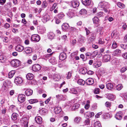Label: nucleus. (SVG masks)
Listing matches in <instances>:
<instances>
[{"instance_id": "obj_20", "label": "nucleus", "mask_w": 127, "mask_h": 127, "mask_svg": "<svg viewBox=\"0 0 127 127\" xmlns=\"http://www.w3.org/2000/svg\"><path fill=\"white\" fill-rule=\"evenodd\" d=\"M33 74L31 73H28L26 76L28 80L32 79L33 77Z\"/></svg>"}, {"instance_id": "obj_18", "label": "nucleus", "mask_w": 127, "mask_h": 127, "mask_svg": "<svg viewBox=\"0 0 127 127\" xmlns=\"http://www.w3.org/2000/svg\"><path fill=\"white\" fill-rule=\"evenodd\" d=\"M66 54L64 53H61L59 56L60 59L62 60H64L66 58Z\"/></svg>"}, {"instance_id": "obj_42", "label": "nucleus", "mask_w": 127, "mask_h": 127, "mask_svg": "<svg viewBox=\"0 0 127 127\" xmlns=\"http://www.w3.org/2000/svg\"><path fill=\"white\" fill-rule=\"evenodd\" d=\"M58 4L57 3H54L53 5L52 6L50 10L51 11H52L57 6Z\"/></svg>"}, {"instance_id": "obj_14", "label": "nucleus", "mask_w": 127, "mask_h": 127, "mask_svg": "<svg viewBox=\"0 0 127 127\" xmlns=\"http://www.w3.org/2000/svg\"><path fill=\"white\" fill-rule=\"evenodd\" d=\"M35 120L36 122L38 124H41L42 122V118L39 116H37L35 118Z\"/></svg>"}, {"instance_id": "obj_7", "label": "nucleus", "mask_w": 127, "mask_h": 127, "mask_svg": "<svg viewBox=\"0 0 127 127\" xmlns=\"http://www.w3.org/2000/svg\"><path fill=\"white\" fill-rule=\"evenodd\" d=\"M71 3L72 7L74 8L78 7L79 5V3L77 0H73L71 2Z\"/></svg>"}, {"instance_id": "obj_56", "label": "nucleus", "mask_w": 127, "mask_h": 127, "mask_svg": "<svg viewBox=\"0 0 127 127\" xmlns=\"http://www.w3.org/2000/svg\"><path fill=\"white\" fill-rule=\"evenodd\" d=\"M71 93L74 94H76L77 93V91L76 90L74 89H72L71 90Z\"/></svg>"}, {"instance_id": "obj_36", "label": "nucleus", "mask_w": 127, "mask_h": 127, "mask_svg": "<svg viewBox=\"0 0 127 127\" xmlns=\"http://www.w3.org/2000/svg\"><path fill=\"white\" fill-rule=\"evenodd\" d=\"M117 4L119 7L122 8H124L125 7V5L120 2H118Z\"/></svg>"}, {"instance_id": "obj_35", "label": "nucleus", "mask_w": 127, "mask_h": 127, "mask_svg": "<svg viewBox=\"0 0 127 127\" xmlns=\"http://www.w3.org/2000/svg\"><path fill=\"white\" fill-rule=\"evenodd\" d=\"M94 127H101V124L99 121H97L95 123Z\"/></svg>"}, {"instance_id": "obj_24", "label": "nucleus", "mask_w": 127, "mask_h": 127, "mask_svg": "<svg viewBox=\"0 0 127 127\" xmlns=\"http://www.w3.org/2000/svg\"><path fill=\"white\" fill-rule=\"evenodd\" d=\"M106 87L108 89L111 90L113 88V85L112 84L108 83L106 84Z\"/></svg>"}, {"instance_id": "obj_25", "label": "nucleus", "mask_w": 127, "mask_h": 127, "mask_svg": "<svg viewBox=\"0 0 127 127\" xmlns=\"http://www.w3.org/2000/svg\"><path fill=\"white\" fill-rule=\"evenodd\" d=\"M25 52L27 53H30L32 52V50L31 48L29 47L26 48L24 49Z\"/></svg>"}, {"instance_id": "obj_40", "label": "nucleus", "mask_w": 127, "mask_h": 127, "mask_svg": "<svg viewBox=\"0 0 127 127\" xmlns=\"http://www.w3.org/2000/svg\"><path fill=\"white\" fill-rule=\"evenodd\" d=\"M93 21L94 23L98 24L99 21V20L97 17H95L93 19Z\"/></svg>"}, {"instance_id": "obj_29", "label": "nucleus", "mask_w": 127, "mask_h": 127, "mask_svg": "<svg viewBox=\"0 0 127 127\" xmlns=\"http://www.w3.org/2000/svg\"><path fill=\"white\" fill-rule=\"evenodd\" d=\"M77 83L79 85H83L85 84V82L83 80L80 79H79Z\"/></svg>"}, {"instance_id": "obj_52", "label": "nucleus", "mask_w": 127, "mask_h": 127, "mask_svg": "<svg viewBox=\"0 0 127 127\" xmlns=\"http://www.w3.org/2000/svg\"><path fill=\"white\" fill-rule=\"evenodd\" d=\"M99 89L97 88L95 89L94 93L95 94H98L99 93Z\"/></svg>"}, {"instance_id": "obj_2", "label": "nucleus", "mask_w": 127, "mask_h": 127, "mask_svg": "<svg viewBox=\"0 0 127 127\" xmlns=\"http://www.w3.org/2000/svg\"><path fill=\"white\" fill-rule=\"evenodd\" d=\"M98 5L102 8H109L110 7L109 4L108 3L104 1L100 2L99 3Z\"/></svg>"}, {"instance_id": "obj_38", "label": "nucleus", "mask_w": 127, "mask_h": 127, "mask_svg": "<svg viewBox=\"0 0 127 127\" xmlns=\"http://www.w3.org/2000/svg\"><path fill=\"white\" fill-rule=\"evenodd\" d=\"M81 119V118L80 117H77L74 119V122L77 123H79Z\"/></svg>"}, {"instance_id": "obj_60", "label": "nucleus", "mask_w": 127, "mask_h": 127, "mask_svg": "<svg viewBox=\"0 0 127 127\" xmlns=\"http://www.w3.org/2000/svg\"><path fill=\"white\" fill-rule=\"evenodd\" d=\"M105 104L106 106L107 107H109L110 106L111 104L110 102H106L105 103Z\"/></svg>"}, {"instance_id": "obj_37", "label": "nucleus", "mask_w": 127, "mask_h": 127, "mask_svg": "<svg viewBox=\"0 0 127 127\" xmlns=\"http://www.w3.org/2000/svg\"><path fill=\"white\" fill-rule=\"evenodd\" d=\"M18 114L16 113H13L11 116V118L13 120H15L17 119Z\"/></svg>"}, {"instance_id": "obj_43", "label": "nucleus", "mask_w": 127, "mask_h": 127, "mask_svg": "<svg viewBox=\"0 0 127 127\" xmlns=\"http://www.w3.org/2000/svg\"><path fill=\"white\" fill-rule=\"evenodd\" d=\"M116 89L118 90H120L122 88L123 86L121 84L118 85L116 87Z\"/></svg>"}, {"instance_id": "obj_61", "label": "nucleus", "mask_w": 127, "mask_h": 127, "mask_svg": "<svg viewBox=\"0 0 127 127\" xmlns=\"http://www.w3.org/2000/svg\"><path fill=\"white\" fill-rule=\"evenodd\" d=\"M15 40L17 43H19L20 42V39L19 37H16L15 38Z\"/></svg>"}, {"instance_id": "obj_45", "label": "nucleus", "mask_w": 127, "mask_h": 127, "mask_svg": "<svg viewBox=\"0 0 127 127\" xmlns=\"http://www.w3.org/2000/svg\"><path fill=\"white\" fill-rule=\"evenodd\" d=\"M47 5V3L45 1H44L42 3V5L43 8L46 7Z\"/></svg>"}, {"instance_id": "obj_17", "label": "nucleus", "mask_w": 127, "mask_h": 127, "mask_svg": "<svg viewBox=\"0 0 127 127\" xmlns=\"http://www.w3.org/2000/svg\"><path fill=\"white\" fill-rule=\"evenodd\" d=\"M110 56L109 55H105L103 58V60L104 62H107L109 61L110 59Z\"/></svg>"}, {"instance_id": "obj_23", "label": "nucleus", "mask_w": 127, "mask_h": 127, "mask_svg": "<svg viewBox=\"0 0 127 127\" xmlns=\"http://www.w3.org/2000/svg\"><path fill=\"white\" fill-rule=\"evenodd\" d=\"M6 57L3 55L0 56V62L2 63H4L6 61Z\"/></svg>"}, {"instance_id": "obj_59", "label": "nucleus", "mask_w": 127, "mask_h": 127, "mask_svg": "<svg viewBox=\"0 0 127 127\" xmlns=\"http://www.w3.org/2000/svg\"><path fill=\"white\" fill-rule=\"evenodd\" d=\"M76 42V40L75 39H74L72 40L71 42V44L73 45H74Z\"/></svg>"}, {"instance_id": "obj_9", "label": "nucleus", "mask_w": 127, "mask_h": 127, "mask_svg": "<svg viewBox=\"0 0 127 127\" xmlns=\"http://www.w3.org/2000/svg\"><path fill=\"white\" fill-rule=\"evenodd\" d=\"M82 4L85 6L89 5L93 3L91 0H82Z\"/></svg>"}, {"instance_id": "obj_33", "label": "nucleus", "mask_w": 127, "mask_h": 127, "mask_svg": "<svg viewBox=\"0 0 127 127\" xmlns=\"http://www.w3.org/2000/svg\"><path fill=\"white\" fill-rule=\"evenodd\" d=\"M48 36L50 39H52L54 38L55 35L53 32H51L48 34Z\"/></svg>"}, {"instance_id": "obj_47", "label": "nucleus", "mask_w": 127, "mask_h": 127, "mask_svg": "<svg viewBox=\"0 0 127 127\" xmlns=\"http://www.w3.org/2000/svg\"><path fill=\"white\" fill-rule=\"evenodd\" d=\"M117 61L116 59H114L112 60L111 63L113 64L116 65L117 64Z\"/></svg>"}, {"instance_id": "obj_30", "label": "nucleus", "mask_w": 127, "mask_h": 127, "mask_svg": "<svg viewBox=\"0 0 127 127\" xmlns=\"http://www.w3.org/2000/svg\"><path fill=\"white\" fill-rule=\"evenodd\" d=\"M80 72L83 74H85L87 72V69L85 68H81L80 70Z\"/></svg>"}, {"instance_id": "obj_54", "label": "nucleus", "mask_w": 127, "mask_h": 127, "mask_svg": "<svg viewBox=\"0 0 127 127\" xmlns=\"http://www.w3.org/2000/svg\"><path fill=\"white\" fill-rule=\"evenodd\" d=\"M90 123V120L88 119H87L85 120L84 123L85 125H87Z\"/></svg>"}, {"instance_id": "obj_48", "label": "nucleus", "mask_w": 127, "mask_h": 127, "mask_svg": "<svg viewBox=\"0 0 127 127\" xmlns=\"http://www.w3.org/2000/svg\"><path fill=\"white\" fill-rule=\"evenodd\" d=\"M64 15L63 13H60L58 14V17L60 19L63 18L64 17Z\"/></svg>"}, {"instance_id": "obj_21", "label": "nucleus", "mask_w": 127, "mask_h": 127, "mask_svg": "<svg viewBox=\"0 0 127 127\" xmlns=\"http://www.w3.org/2000/svg\"><path fill=\"white\" fill-rule=\"evenodd\" d=\"M32 94V91L30 89H27L25 92V94L27 96L31 95Z\"/></svg>"}, {"instance_id": "obj_13", "label": "nucleus", "mask_w": 127, "mask_h": 127, "mask_svg": "<svg viewBox=\"0 0 127 127\" xmlns=\"http://www.w3.org/2000/svg\"><path fill=\"white\" fill-rule=\"evenodd\" d=\"M122 113L121 111L118 112L116 114L115 117L116 119L120 120L122 118Z\"/></svg>"}, {"instance_id": "obj_19", "label": "nucleus", "mask_w": 127, "mask_h": 127, "mask_svg": "<svg viewBox=\"0 0 127 127\" xmlns=\"http://www.w3.org/2000/svg\"><path fill=\"white\" fill-rule=\"evenodd\" d=\"M107 98L111 100H113L115 98V96L111 94H108L107 95Z\"/></svg>"}, {"instance_id": "obj_11", "label": "nucleus", "mask_w": 127, "mask_h": 127, "mask_svg": "<svg viewBox=\"0 0 127 127\" xmlns=\"http://www.w3.org/2000/svg\"><path fill=\"white\" fill-rule=\"evenodd\" d=\"M8 81L7 80L4 81L3 83V85L2 87V89L3 91H5L7 89Z\"/></svg>"}, {"instance_id": "obj_53", "label": "nucleus", "mask_w": 127, "mask_h": 127, "mask_svg": "<svg viewBox=\"0 0 127 127\" xmlns=\"http://www.w3.org/2000/svg\"><path fill=\"white\" fill-rule=\"evenodd\" d=\"M103 13L102 12H100L97 13V14L96 15L97 17H99L102 16L103 15Z\"/></svg>"}, {"instance_id": "obj_44", "label": "nucleus", "mask_w": 127, "mask_h": 127, "mask_svg": "<svg viewBox=\"0 0 127 127\" xmlns=\"http://www.w3.org/2000/svg\"><path fill=\"white\" fill-rule=\"evenodd\" d=\"M56 97L59 100H63V96L62 95H58L56 96Z\"/></svg>"}, {"instance_id": "obj_55", "label": "nucleus", "mask_w": 127, "mask_h": 127, "mask_svg": "<svg viewBox=\"0 0 127 127\" xmlns=\"http://www.w3.org/2000/svg\"><path fill=\"white\" fill-rule=\"evenodd\" d=\"M98 43L99 44H102L104 43V42L103 40H102L101 38H100L98 40Z\"/></svg>"}, {"instance_id": "obj_32", "label": "nucleus", "mask_w": 127, "mask_h": 127, "mask_svg": "<svg viewBox=\"0 0 127 127\" xmlns=\"http://www.w3.org/2000/svg\"><path fill=\"white\" fill-rule=\"evenodd\" d=\"M85 40V38L83 36H82L80 38L79 40V42L80 44H82L84 43Z\"/></svg>"}, {"instance_id": "obj_57", "label": "nucleus", "mask_w": 127, "mask_h": 127, "mask_svg": "<svg viewBox=\"0 0 127 127\" xmlns=\"http://www.w3.org/2000/svg\"><path fill=\"white\" fill-rule=\"evenodd\" d=\"M52 54V53L44 55V57L46 58H48L49 57L51 56Z\"/></svg>"}, {"instance_id": "obj_22", "label": "nucleus", "mask_w": 127, "mask_h": 127, "mask_svg": "<svg viewBox=\"0 0 127 127\" xmlns=\"http://www.w3.org/2000/svg\"><path fill=\"white\" fill-rule=\"evenodd\" d=\"M61 110V108L60 107H56L54 109V111L56 114L59 113Z\"/></svg>"}, {"instance_id": "obj_41", "label": "nucleus", "mask_w": 127, "mask_h": 127, "mask_svg": "<svg viewBox=\"0 0 127 127\" xmlns=\"http://www.w3.org/2000/svg\"><path fill=\"white\" fill-rule=\"evenodd\" d=\"M87 11L84 9H81L80 11V13L81 14H86Z\"/></svg>"}, {"instance_id": "obj_6", "label": "nucleus", "mask_w": 127, "mask_h": 127, "mask_svg": "<svg viewBox=\"0 0 127 127\" xmlns=\"http://www.w3.org/2000/svg\"><path fill=\"white\" fill-rule=\"evenodd\" d=\"M90 33H91V35L92 36L89 38L88 40V43H89L92 42L94 41L96 36V34L94 32L91 33L90 32Z\"/></svg>"}, {"instance_id": "obj_26", "label": "nucleus", "mask_w": 127, "mask_h": 127, "mask_svg": "<svg viewBox=\"0 0 127 127\" xmlns=\"http://www.w3.org/2000/svg\"><path fill=\"white\" fill-rule=\"evenodd\" d=\"M20 121L23 124L28 123V118L26 117H23L21 119Z\"/></svg>"}, {"instance_id": "obj_27", "label": "nucleus", "mask_w": 127, "mask_h": 127, "mask_svg": "<svg viewBox=\"0 0 127 127\" xmlns=\"http://www.w3.org/2000/svg\"><path fill=\"white\" fill-rule=\"evenodd\" d=\"M15 73V70H13L11 71L8 73V78H11L14 76Z\"/></svg>"}, {"instance_id": "obj_31", "label": "nucleus", "mask_w": 127, "mask_h": 127, "mask_svg": "<svg viewBox=\"0 0 127 127\" xmlns=\"http://www.w3.org/2000/svg\"><path fill=\"white\" fill-rule=\"evenodd\" d=\"M121 52V51L120 50L117 49L115 50L113 53V54L114 56L117 55H119Z\"/></svg>"}, {"instance_id": "obj_46", "label": "nucleus", "mask_w": 127, "mask_h": 127, "mask_svg": "<svg viewBox=\"0 0 127 127\" xmlns=\"http://www.w3.org/2000/svg\"><path fill=\"white\" fill-rule=\"evenodd\" d=\"M127 70V66H125L122 68L120 70L121 73H123Z\"/></svg>"}, {"instance_id": "obj_58", "label": "nucleus", "mask_w": 127, "mask_h": 127, "mask_svg": "<svg viewBox=\"0 0 127 127\" xmlns=\"http://www.w3.org/2000/svg\"><path fill=\"white\" fill-rule=\"evenodd\" d=\"M45 109H41L40 110L39 112L40 114H44V113H45Z\"/></svg>"}, {"instance_id": "obj_50", "label": "nucleus", "mask_w": 127, "mask_h": 127, "mask_svg": "<svg viewBox=\"0 0 127 127\" xmlns=\"http://www.w3.org/2000/svg\"><path fill=\"white\" fill-rule=\"evenodd\" d=\"M117 44L114 41L112 44V47L113 49H115L117 48Z\"/></svg>"}, {"instance_id": "obj_51", "label": "nucleus", "mask_w": 127, "mask_h": 127, "mask_svg": "<svg viewBox=\"0 0 127 127\" xmlns=\"http://www.w3.org/2000/svg\"><path fill=\"white\" fill-rule=\"evenodd\" d=\"M71 74L72 73L71 71L69 72L68 73V75L66 77V78L67 79H70L71 76Z\"/></svg>"}, {"instance_id": "obj_1", "label": "nucleus", "mask_w": 127, "mask_h": 127, "mask_svg": "<svg viewBox=\"0 0 127 127\" xmlns=\"http://www.w3.org/2000/svg\"><path fill=\"white\" fill-rule=\"evenodd\" d=\"M10 64L12 67H17L20 65V62L17 59L13 60L10 61Z\"/></svg>"}, {"instance_id": "obj_3", "label": "nucleus", "mask_w": 127, "mask_h": 127, "mask_svg": "<svg viewBox=\"0 0 127 127\" xmlns=\"http://www.w3.org/2000/svg\"><path fill=\"white\" fill-rule=\"evenodd\" d=\"M41 68V66L39 64H36L33 65L32 67V69L33 71H37L39 70Z\"/></svg>"}, {"instance_id": "obj_63", "label": "nucleus", "mask_w": 127, "mask_h": 127, "mask_svg": "<svg viewBox=\"0 0 127 127\" xmlns=\"http://www.w3.org/2000/svg\"><path fill=\"white\" fill-rule=\"evenodd\" d=\"M7 37H4L3 38V41L5 42H7L8 40H7Z\"/></svg>"}, {"instance_id": "obj_28", "label": "nucleus", "mask_w": 127, "mask_h": 127, "mask_svg": "<svg viewBox=\"0 0 127 127\" xmlns=\"http://www.w3.org/2000/svg\"><path fill=\"white\" fill-rule=\"evenodd\" d=\"M53 78L56 81H58L61 79V77L59 74H55L54 75Z\"/></svg>"}, {"instance_id": "obj_4", "label": "nucleus", "mask_w": 127, "mask_h": 127, "mask_svg": "<svg viewBox=\"0 0 127 127\" xmlns=\"http://www.w3.org/2000/svg\"><path fill=\"white\" fill-rule=\"evenodd\" d=\"M18 99L19 102H23L25 99V95L23 94L19 95L18 97Z\"/></svg>"}, {"instance_id": "obj_34", "label": "nucleus", "mask_w": 127, "mask_h": 127, "mask_svg": "<svg viewBox=\"0 0 127 127\" xmlns=\"http://www.w3.org/2000/svg\"><path fill=\"white\" fill-rule=\"evenodd\" d=\"M43 19L46 21H48L50 19L49 16L47 14L44 15L43 16Z\"/></svg>"}, {"instance_id": "obj_15", "label": "nucleus", "mask_w": 127, "mask_h": 127, "mask_svg": "<svg viewBox=\"0 0 127 127\" xmlns=\"http://www.w3.org/2000/svg\"><path fill=\"white\" fill-rule=\"evenodd\" d=\"M69 27V25L68 23L64 24L62 26V28L64 31H66Z\"/></svg>"}, {"instance_id": "obj_8", "label": "nucleus", "mask_w": 127, "mask_h": 127, "mask_svg": "<svg viewBox=\"0 0 127 127\" xmlns=\"http://www.w3.org/2000/svg\"><path fill=\"white\" fill-rule=\"evenodd\" d=\"M14 82L16 84H20L23 82V80L22 78L19 77H17L15 79Z\"/></svg>"}, {"instance_id": "obj_62", "label": "nucleus", "mask_w": 127, "mask_h": 127, "mask_svg": "<svg viewBox=\"0 0 127 127\" xmlns=\"http://www.w3.org/2000/svg\"><path fill=\"white\" fill-rule=\"evenodd\" d=\"M51 97H50L48 98L45 101V103L46 104L48 103L50 101Z\"/></svg>"}, {"instance_id": "obj_16", "label": "nucleus", "mask_w": 127, "mask_h": 127, "mask_svg": "<svg viewBox=\"0 0 127 127\" xmlns=\"http://www.w3.org/2000/svg\"><path fill=\"white\" fill-rule=\"evenodd\" d=\"M15 49L17 51L20 52L24 49V48L21 45H18L16 46Z\"/></svg>"}, {"instance_id": "obj_10", "label": "nucleus", "mask_w": 127, "mask_h": 127, "mask_svg": "<svg viewBox=\"0 0 127 127\" xmlns=\"http://www.w3.org/2000/svg\"><path fill=\"white\" fill-rule=\"evenodd\" d=\"M87 84L88 85H91L94 83V80L91 78H89L86 80Z\"/></svg>"}, {"instance_id": "obj_12", "label": "nucleus", "mask_w": 127, "mask_h": 127, "mask_svg": "<svg viewBox=\"0 0 127 127\" xmlns=\"http://www.w3.org/2000/svg\"><path fill=\"white\" fill-rule=\"evenodd\" d=\"M74 10L71 9L69 10L67 15L70 18H72L74 15Z\"/></svg>"}, {"instance_id": "obj_39", "label": "nucleus", "mask_w": 127, "mask_h": 127, "mask_svg": "<svg viewBox=\"0 0 127 127\" xmlns=\"http://www.w3.org/2000/svg\"><path fill=\"white\" fill-rule=\"evenodd\" d=\"M29 101L30 103L33 104L37 102L38 100L36 99H32L30 100Z\"/></svg>"}, {"instance_id": "obj_49", "label": "nucleus", "mask_w": 127, "mask_h": 127, "mask_svg": "<svg viewBox=\"0 0 127 127\" xmlns=\"http://www.w3.org/2000/svg\"><path fill=\"white\" fill-rule=\"evenodd\" d=\"M98 54V52L96 51H95L91 54V55L94 57H95Z\"/></svg>"}, {"instance_id": "obj_5", "label": "nucleus", "mask_w": 127, "mask_h": 127, "mask_svg": "<svg viewBox=\"0 0 127 127\" xmlns=\"http://www.w3.org/2000/svg\"><path fill=\"white\" fill-rule=\"evenodd\" d=\"M31 39L33 41L37 42L40 40V37L37 34H33L32 36Z\"/></svg>"}, {"instance_id": "obj_64", "label": "nucleus", "mask_w": 127, "mask_h": 127, "mask_svg": "<svg viewBox=\"0 0 127 127\" xmlns=\"http://www.w3.org/2000/svg\"><path fill=\"white\" fill-rule=\"evenodd\" d=\"M123 56L124 58L127 59V53H126L124 54L123 55Z\"/></svg>"}]
</instances>
